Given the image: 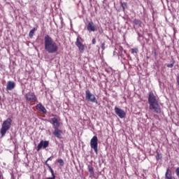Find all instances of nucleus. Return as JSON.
Instances as JSON below:
<instances>
[{"mask_svg":"<svg viewBox=\"0 0 179 179\" xmlns=\"http://www.w3.org/2000/svg\"><path fill=\"white\" fill-rule=\"evenodd\" d=\"M51 159H52V157H50L47 159V161L45 162V163H48V162H49V160H51Z\"/></svg>","mask_w":179,"mask_h":179,"instance_id":"28","label":"nucleus"},{"mask_svg":"<svg viewBox=\"0 0 179 179\" xmlns=\"http://www.w3.org/2000/svg\"><path fill=\"white\" fill-rule=\"evenodd\" d=\"M0 178H1V175H0Z\"/></svg>","mask_w":179,"mask_h":179,"instance_id":"30","label":"nucleus"},{"mask_svg":"<svg viewBox=\"0 0 179 179\" xmlns=\"http://www.w3.org/2000/svg\"><path fill=\"white\" fill-rule=\"evenodd\" d=\"M133 23H134V24H136V25H138V26H140V27H142V22H141V20H139L135 19V20L133 21Z\"/></svg>","mask_w":179,"mask_h":179,"instance_id":"18","label":"nucleus"},{"mask_svg":"<svg viewBox=\"0 0 179 179\" xmlns=\"http://www.w3.org/2000/svg\"><path fill=\"white\" fill-rule=\"evenodd\" d=\"M145 117H147V118H149V117L148 116V115H145Z\"/></svg>","mask_w":179,"mask_h":179,"instance_id":"29","label":"nucleus"},{"mask_svg":"<svg viewBox=\"0 0 179 179\" xmlns=\"http://www.w3.org/2000/svg\"><path fill=\"white\" fill-rule=\"evenodd\" d=\"M25 97L28 101H31L32 103H34V101H37V96H36V94H34V92H29L26 95Z\"/></svg>","mask_w":179,"mask_h":179,"instance_id":"7","label":"nucleus"},{"mask_svg":"<svg viewBox=\"0 0 179 179\" xmlns=\"http://www.w3.org/2000/svg\"><path fill=\"white\" fill-rule=\"evenodd\" d=\"M166 66L167 68H173V66H174V62H173L172 64H167Z\"/></svg>","mask_w":179,"mask_h":179,"instance_id":"24","label":"nucleus"},{"mask_svg":"<svg viewBox=\"0 0 179 179\" xmlns=\"http://www.w3.org/2000/svg\"><path fill=\"white\" fill-rule=\"evenodd\" d=\"M175 171L178 178L179 179V166L176 169Z\"/></svg>","mask_w":179,"mask_h":179,"instance_id":"23","label":"nucleus"},{"mask_svg":"<svg viewBox=\"0 0 179 179\" xmlns=\"http://www.w3.org/2000/svg\"><path fill=\"white\" fill-rule=\"evenodd\" d=\"M92 44H96V38L92 39Z\"/></svg>","mask_w":179,"mask_h":179,"instance_id":"27","label":"nucleus"},{"mask_svg":"<svg viewBox=\"0 0 179 179\" xmlns=\"http://www.w3.org/2000/svg\"><path fill=\"white\" fill-rule=\"evenodd\" d=\"M36 31V28H33L29 34V36L30 37V38H31L34 34V32Z\"/></svg>","mask_w":179,"mask_h":179,"instance_id":"19","label":"nucleus"},{"mask_svg":"<svg viewBox=\"0 0 179 179\" xmlns=\"http://www.w3.org/2000/svg\"><path fill=\"white\" fill-rule=\"evenodd\" d=\"M12 127V119L10 117L7 118L2 124L1 129V136H5L6 132L10 129Z\"/></svg>","mask_w":179,"mask_h":179,"instance_id":"3","label":"nucleus"},{"mask_svg":"<svg viewBox=\"0 0 179 179\" xmlns=\"http://www.w3.org/2000/svg\"><path fill=\"white\" fill-rule=\"evenodd\" d=\"M15 86H16V84H15V82L8 81L6 89L7 90H13L15 89Z\"/></svg>","mask_w":179,"mask_h":179,"instance_id":"13","label":"nucleus"},{"mask_svg":"<svg viewBox=\"0 0 179 179\" xmlns=\"http://www.w3.org/2000/svg\"><path fill=\"white\" fill-rule=\"evenodd\" d=\"M148 103L150 104L149 109L151 110V111L157 114L162 113V108H160V105L159 104V100L153 92L149 93Z\"/></svg>","mask_w":179,"mask_h":179,"instance_id":"2","label":"nucleus"},{"mask_svg":"<svg viewBox=\"0 0 179 179\" xmlns=\"http://www.w3.org/2000/svg\"><path fill=\"white\" fill-rule=\"evenodd\" d=\"M131 51V54H138V48H132Z\"/></svg>","mask_w":179,"mask_h":179,"instance_id":"20","label":"nucleus"},{"mask_svg":"<svg viewBox=\"0 0 179 179\" xmlns=\"http://www.w3.org/2000/svg\"><path fill=\"white\" fill-rule=\"evenodd\" d=\"M91 149L94 150V152L97 155L99 153V138L96 136H94L90 140Z\"/></svg>","mask_w":179,"mask_h":179,"instance_id":"4","label":"nucleus"},{"mask_svg":"<svg viewBox=\"0 0 179 179\" xmlns=\"http://www.w3.org/2000/svg\"><path fill=\"white\" fill-rule=\"evenodd\" d=\"M50 142L48 141H41L37 146V151L39 152L41 149H46V148H48Z\"/></svg>","mask_w":179,"mask_h":179,"instance_id":"6","label":"nucleus"},{"mask_svg":"<svg viewBox=\"0 0 179 179\" xmlns=\"http://www.w3.org/2000/svg\"><path fill=\"white\" fill-rule=\"evenodd\" d=\"M80 40H82L81 38H77L76 45L78 46L80 52H83L85 51V45L83 44L82 42H80Z\"/></svg>","mask_w":179,"mask_h":179,"instance_id":"9","label":"nucleus"},{"mask_svg":"<svg viewBox=\"0 0 179 179\" xmlns=\"http://www.w3.org/2000/svg\"><path fill=\"white\" fill-rule=\"evenodd\" d=\"M121 4H122V8L123 10H125V9H127V3L123 2Z\"/></svg>","mask_w":179,"mask_h":179,"instance_id":"22","label":"nucleus"},{"mask_svg":"<svg viewBox=\"0 0 179 179\" xmlns=\"http://www.w3.org/2000/svg\"><path fill=\"white\" fill-rule=\"evenodd\" d=\"M52 134L58 139H62V130L59 129V128L55 129Z\"/></svg>","mask_w":179,"mask_h":179,"instance_id":"10","label":"nucleus"},{"mask_svg":"<svg viewBox=\"0 0 179 179\" xmlns=\"http://www.w3.org/2000/svg\"><path fill=\"white\" fill-rule=\"evenodd\" d=\"M37 108L41 111L42 113H43L44 114H45L47 113V109H45V107H44V106H43V104L41 103H38L36 106Z\"/></svg>","mask_w":179,"mask_h":179,"instance_id":"14","label":"nucleus"},{"mask_svg":"<svg viewBox=\"0 0 179 179\" xmlns=\"http://www.w3.org/2000/svg\"><path fill=\"white\" fill-rule=\"evenodd\" d=\"M57 162L59 164L60 166H64V159H58Z\"/></svg>","mask_w":179,"mask_h":179,"instance_id":"21","label":"nucleus"},{"mask_svg":"<svg viewBox=\"0 0 179 179\" xmlns=\"http://www.w3.org/2000/svg\"><path fill=\"white\" fill-rule=\"evenodd\" d=\"M45 165L47 167H48L51 174H52V178H48V179H55V175L54 174V170H52V168H51V166L48 164V163L45 162Z\"/></svg>","mask_w":179,"mask_h":179,"instance_id":"16","label":"nucleus"},{"mask_svg":"<svg viewBox=\"0 0 179 179\" xmlns=\"http://www.w3.org/2000/svg\"><path fill=\"white\" fill-rule=\"evenodd\" d=\"M87 30L88 31H96V25L93 22H89L87 26Z\"/></svg>","mask_w":179,"mask_h":179,"instance_id":"12","label":"nucleus"},{"mask_svg":"<svg viewBox=\"0 0 179 179\" xmlns=\"http://www.w3.org/2000/svg\"><path fill=\"white\" fill-rule=\"evenodd\" d=\"M44 48L48 54H55L58 52V44L49 35H45L44 37Z\"/></svg>","mask_w":179,"mask_h":179,"instance_id":"1","label":"nucleus"},{"mask_svg":"<svg viewBox=\"0 0 179 179\" xmlns=\"http://www.w3.org/2000/svg\"><path fill=\"white\" fill-rule=\"evenodd\" d=\"M85 99L87 100V101L97 103V99H96V96L92 94V92H90L89 90L85 91Z\"/></svg>","mask_w":179,"mask_h":179,"instance_id":"5","label":"nucleus"},{"mask_svg":"<svg viewBox=\"0 0 179 179\" xmlns=\"http://www.w3.org/2000/svg\"><path fill=\"white\" fill-rule=\"evenodd\" d=\"M51 124L54 129L59 128V125H61V124L59 123V121H58V119H57V117H52L51 119Z\"/></svg>","mask_w":179,"mask_h":179,"instance_id":"11","label":"nucleus"},{"mask_svg":"<svg viewBox=\"0 0 179 179\" xmlns=\"http://www.w3.org/2000/svg\"><path fill=\"white\" fill-rule=\"evenodd\" d=\"M165 178L173 179V175L171 174V171L169 168L166 169V172L165 173Z\"/></svg>","mask_w":179,"mask_h":179,"instance_id":"15","label":"nucleus"},{"mask_svg":"<svg viewBox=\"0 0 179 179\" xmlns=\"http://www.w3.org/2000/svg\"><path fill=\"white\" fill-rule=\"evenodd\" d=\"M101 48L103 50H106V43H101Z\"/></svg>","mask_w":179,"mask_h":179,"instance_id":"26","label":"nucleus"},{"mask_svg":"<svg viewBox=\"0 0 179 179\" xmlns=\"http://www.w3.org/2000/svg\"><path fill=\"white\" fill-rule=\"evenodd\" d=\"M88 171L90 172V177H94V169L92 165L87 166Z\"/></svg>","mask_w":179,"mask_h":179,"instance_id":"17","label":"nucleus"},{"mask_svg":"<svg viewBox=\"0 0 179 179\" xmlns=\"http://www.w3.org/2000/svg\"><path fill=\"white\" fill-rule=\"evenodd\" d=\"M115 114L117 115V116L120 118H125V115H127V114L125 113V111L117 106L115 107Z\"/></svg>","mask_w":179,"mask_h":179,"instance_id":"8","label":"nucleus"},{"mask_svg":"<svg viewBox=\"0 0 179 179\" xmlns=\"http://www.w3.org/2000/svg\"><path fill=\"white\" fill-rule=\"evenodd\" d=\"M156 157H157V160H159L162 159V155L157 153Z\"/></svg>","mask_w":179,"mask_h":179,"instance_id":"25","label":"nucleus"}]
</instances>
